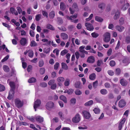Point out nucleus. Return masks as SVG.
Wrapping results in <instances>:
<instances>
[{"mask_svg": "<svg viewBox=\"0 0 130 130\" xmlns=\"http://www.w3.org/2000/svg\"><path fill=\"white\" fill-rule=\"evenodd\" d=\"M91 35L92 37L94 38H96L99 36V34L96 33L94 32L91 34Z\"/></svg>", "mask_w": 130, "mask_h": 130, "instance_id": "de8ad7c7", "label": "nucleus"}, {"mask_svg": "<svg viewBox=\"0 0 130 130\" xmlns=\"http://www.w3.org/2000/svg\"><path fill=\"white\" fill-rule=\"evenodd\" d=\"M115 62L113 60L111 61L109 63V64L111 67L114 66L115 65Z\"/></svg>", "mask_w": 130, "mask_h": 130, "instance_id": "680f3d73", "label": "nucleus"}, {"mask_svg": "<svg viewBox=\"0 0 130 130\" xmlns=\"http://www.w3.org/2000/svg\"><path fill=\"white\" fill-rule=\"evenodd\" d=\"M95 20L96 21L100 22H102L103 21V18L101 17H99L97 16L95 17Z\"/></svg>", "mask_w": 130, "mask_h": 130, "instance_id": "a878e982", "label": "nucleus"}, {"mask_svg": "<svg viewBox=\"0 0 130 130\" xmlns=\"http://www.w3.org/2000/svg\"><path fill=\"white\" fill-rule=\"evenodd\" d=\"M61 38L63 40H66L68 38V35L65 33H61Z\"/></svg>", "mask_w": 130, "mask_h": 130, "instance_id": "a211bd4d", "label": "nucleus"}, {"mask_svg": "<svg viewBox=\"0 0 130 130\" xmlns=\"http://www.w3.org/2000/svg\"><path fill=\"white\" fill-rule=\"evenodd\" d=\"M81 84L80 82L79 81L76 82L74 84L75 87L76 88H81L80 86Z\"/></svg>", "mask_w": 130, "mask_h": 130, "instance_id": "4be33fe9", "label": "nucleus"}, {"mask_svg": "<svg viewBox=\"0 0 130 130\" xmlns=\"http://www.w3.org/2000/svg\"><path fill=\"white\" fill-rule=\"evenodd\" d=\"M17 9L19 14H21L22 12V10L21 8L19 7L18 6L17 7Z\"/></svg>", "mask_w": 130, "mask_h": 130, "instance_id": "338daca9", "label": "nucleus"}, {"mask_svg": "<svg viewBox=\"0 0 130 130\" xmlns=\"http://www.w3.org/2000/svg\"><path fill=\"white\" fill-rule=\"evenodd\" d=\"M95 101L98 103H101L102 101V100L101 97L99 96L96 97L95 98Z\"/></svg>", "mask_w": 130, "mask_h": 130, "instance_id": "c85d7f7f", "label": "nucleus"}, {"mask_svg": "<svg viewBox=\"0 0 130 130\" xmlns=\"http://www.w3.org/2000/svg\"><path fill=\"white\" fill-rule=\"evenodd\" d=\"M95 60L94 57L92 56H90L87 58V62L90 63H92L94 62Z\"/></svg>", "mask_w": 130, "mask_h": 130, "instance_id": "9b49d317", "label": "nucleus"}, {"mask_svg": "<svg viewBox=\"0 0 130 130\" xmlns=\"http://www.w3.org/2000/svg\"><path fill=\"white\" fill-rule=\"evenodd\" d=\"M94 112L96 114H99L100 112V110L98 108H95L93 110Z\"/></svg>", "mask_w": 130, "mask_h": 130, "instance_id": "58836bf2", "label": "nucleus"}, {"mask_svg": "<svg viewBox=\"0 0 130 130\" xmlns=\"http://www.w3.org/2000/svg\"><path fill=\"white\" fill-rule=\"evenodd\" d=\"M42 13L43 15L46 18L48 17V14L47 12L45 11L42 10Z\"/></svg>", "mask_w": 130, "mask_h": 130, "instance_id": "a18cd8bd", "label": "nucleus"}, {"mask_svg": "<svg viewBox=\"0 0 130 130\" xmlns=\"http://www.w3.org/2000/svg\"><path fill=\"white\" fill-rule=\"evenodd\" d=\"M112 111L109 109H108L106 111V114L110 116H112Z\"/></svg>", "mask_w": 130, "mask_h": 130, "instance_id": "09e8293b", "label": "nucleus"}, {"mask_svg": "<svg viewBox=\"0 0 130 130\" xmlns=\"http://www.w3.org/2000/svg\"><path fill=\"white\" fill-rule=\"evenodd\" d=\"M119 22L121 25H122L124 22V18L123 17H121L119 19Z\"/></svg>", "mask_w": 130, "mask_h": 130, "instance_id": "c03bdc74", "label": "nucleus"}, {"mask_svg": "<svg viewBox=\"0 0 130 130\" xmlns=\"http://www.w3.org/2000/svg\"><path fill=\"white\" fill-rule=\"evenodd\" d=\"M57 19L59 24H61L62 23L63 20L61 18L58 17L57 18Z\"/></svg>", "mask_w": 130, "mask_h": 130, "instance_id": "3c124183", "label": "nucleus"}, {"mask_svg": "<svg viewBox=\"0 0 130 130\" xmlns=\"http://www.w3.org/2000/svg\"><path fill=\"white\" fill-rule=\"evenodd\" d=\"M55 81L54 79H51L48 82V84L49 86H51L55 84Z\"/></svg>", "mask_w": 130, "mask_h": 130, "instance_id": "79ce46f5", "label": "nucleus"}, {"mask_svg": "<svg viewBox=\"0 0 130 130\" xmlns=\"http://www.w3.org/2000/svg\"><path fill=\"white\" fill-rule=\"evenodd\" d=\"M55 15V12L53 10H52L50 12L49 14V17L50 19H53Z\"/></svg>", "mask_w": 130, "mask_h": 130, "instance_id": "6ab92c4d", "label": "nucleus"}, {"mask_svg": "<svg viewBox=\"0 0 130 130\" xmlns=\"http://www.w3.org/2000/svg\"><path fill=\"white\" fill-rule=\"evenodd\" d=\"M129 4L128 3H127L126 4L122 6L121 8V9L123 10V11H125L129 7Z\"/></svg>", "mask_w": 130, "mask_h": 130, "instance_id": "dca6fc26", "label": "nucleus"}, {"mask_svg": "<svg viewBox=\"0 0 130 130\" xmlns=\"http://www.w3.org/2000/svg\"><path fill=\"white\" fill-rule=\"evenodd\" d=\"M44 61L43 60L40 61L39 62V66L40 67H42L44 65Z\"/></svg>", "mask_w": 130, "mask_h": 130, "instance_id": "4d7b16f0", "label": "nucleus"}, {"mask_svg": "<svg viewBox=\"0 0 130 130\" xmlns=\"http://www.w3.org/2000/svg\"><path fill=\"white\" fill-rule=\"evenodd\" d=\"M14 103L15 106L18 108L22 107L24 105L23 102L21 101L19 98H16L14 100Z\"/></svg>", "mask_w": 130, "mask_h": 130, "instance_id": "f257e3e1", "label": "nucleus"}, {"mask_svg": "<svg viewBox=\"0 0 130 130\" xmlns=\"http://www.w3.org/2000/svg\"><path fill=\"white\" fill-rule=\"evenodd\" d=\"M61 66L62 69L65 70H67L68 69V66L67 65V64L63 62H62L61 63Z\"/></svg>", "mask_w": 130, "mask_h": 130, "instance_id": "bb28decb", "label": "nucleus"}, {"mask_svg": "<svg viewBox=\"0 0 130 130\" xmlns=\"http://www.w3.org/2000/svg\"><path fill=\"white\" fill-rule=\"evenodd\" d=\"M74 90L72 89H70L67 91L68 94L69 95H71L73 93Z\"/></svg>", "mask_w": 130, "mask_h": 130, "instance_id": "6e6d98bb", "label": "nucleus"}, {"mask_svg": "<svg viewBox=\"0 0 130 130\" xmlns=\"http://www.w3.org/2000/svg\"><path fill=\"white\" fill-rule=\"evenodd\" d=\"M57 80L58 82H63L64 81L65 79L63 77H60L57 78Z\"/></svg>", "mask_w": 130, "mask_h": 130, "instance_id": "72a5a7b5", "label": "nucleus"}, {"mask_svg": "<svg viewBox=\"0 0 130 130\" xmlns=\"http://www.w3.org/2000/svg\"><path fill=\"white\" fill-rule=\"evenodd\" d=\"M9 57V55H7L3 59L1 62H3L7 60L8 59Z\"/></svg>", "mask_w": 130, "mask_h": 130, "instance_id": "603ef678", "label": "nucleus"}, {"mask_svg": "<svg viewBox=\"0 0 130 130\" xmlns=\"http://www.w3.org/2000/svg\"><path fill=\"white\" fill-rule=\"evenodd\" d=\"M35 102V103L34 104V108L35 109V111H36V109L40 106L41 102L40 99H37Z\"/></svg>", "mask_w": 130, "mask_h": 130, "instance_id": "0eeeda50", "label": "nucleus"}, {"mask_svg": "<svg viewBox=\"0 0 130 130\" xmlns=\"http://www.w3.org/2000/svg\"><path fill=\"white\" fill-rule=\"evenodd\" d=\"M9 84L11 88V89L10 90L14 91L15 87V83L13 81H10L9 82Z\"/></svg>", "mask_w": 130, "mask_h": 130, "instance_id": "f8f14e48", "label": "nucleus"}, {"mask_svg": "<svg viewBox=\"0 0 130 130\" xmlns=\"http://www.w3.org/2000/svg\"><path fill=\"white\" fill-rule=\"evenodd\" d=\"M68 52V51L67 50L64 49L61 52L60 54L61 55L63 56L66 54Z\"/></svg>", "mask_w": 130, "mask_h": 130, "instance_id": "8fccbe9b", "label": "nucleus"}, {"mask_svg": "<svg viewBox=\"0 0 130 130\" xmlns=\"http://www.w3.org/2000/svg\"><path fill=\"white\" fill-rule=\"evenodd\" d=\"M107 73L110 76H112L114 74L113 71L112 70H109L107 71Z\"/></svg>", "mask_w": 130, "mask_h": 130, "instance_id": "13d9d810", "label": "nucleus"}, {"mask_svg": "<svg viewBox=\"0 0 130 130\" xmlns=\"http://www.w3.org/2000/svg\"><path fill=\"white\" fill-rule=\"evenodd\" d=\"M98 82L97 80H96L93 83V86L94 89L96 88L98 86Z\"/></svg>", "mask_w": 130, "mask_h": 130, "instance_id": "ea45409f", "label": "nucleus"}, {"mask_svg": "<svg viewBox=\"0 0 130 130\" xmlns=\"http://www.w3.org/2000/svg\"><path fill=\"white\" fill-rule=\"evenodd\" d=\"M59 99L62 100L65 103H67V100L66 97L63 95H61L59 97Z\"/></svg>", "mask_w": 130, "mask_h": 130, "instance_id": "aec40b11", "label": "nucleus"}, {"mask_svg": "<svg viewBox=\"0 0 130 130\" xmlns=\"http://www.w3.org/2000/svg\"><path fill=\"white\" fill-rule=\"evenodd\" d=\"M126 105V102L124 99H121L119 102L118 106L120 108H123Z\"/></svg>", "mask_w": 130, "mask_h": 130, "instance_id": "9d476101", "label": "nucleus"}, {"mask_svg": "<svg viewBox=\"0 0 130 130\" xmlns=\"http://www.w3.org/2000/svg\"><path fill=\"white\" fill-rule=\"evenodd\" d=\"M125 42L127 44L130 43V36H127L125 38Z\"/></svg>", "mask_w": 130, "mask_h": 130, "instance_id": "c756f323", "label": "nucleus"}, {"mask_svg": "<svg viewBox=\"0 0 130 130\" xmlns=\"http://www.w3.org/2000/svg\"><path fill=\"white\" fill-rule=\"evenodd\" d=\"M3 69L4 71L6 72H8L9 71V68L7 65H4L3 67Z\"/></svg>", "mask_w": 130, "mask_h": 130, "instance_id": "5701e85b", "label": "nucleus"}, {"mask_svg": "<svg viewBox=\"0 0 130 130\" xmlns=\"http://www.w3.org/2000/svg\"><path fill=\"white\" fill-rule=\"evenodd\" d=\"M2 24L4 26L7 27L8 30H9V29L10 27L8 24L4 23H3Z\"/></svg>", "mask_w": 130, "mask_h": 130, "instance_id": "e2e57ef3", "label": "nucleus"}, {"mask_svg": "<svg viewBox=\"0 0 130 130\" xmlns=\"http://www.w3.org/2000/svg\"><path fill=\"white\" fill-rule=\"evenodd\" d=\"M120 83L122 86L125 87L128 84L127 81L124 78H122L121 79Z\"/></svg>", "mask_w": 130, "mask_h": 130, "instance_id": "ddd939ff", "label": "nucleus"}, {"mask_svg": "<svg viewBox=\"0 0 130 130\" xmlns=\"http://www.w3.org/2000/svg\"><path fill=\"white\" fill-rule=\"evenodd\" d=\"M45 71V69L44 68H40L39 70V73L41 75H43L44 74Z\"/></svg>", "mask_w": 130, "mask_h": 130, "instance_id": "e433bc0d", "label": "nucleus"}, {"mask_svg": "<svg viewBox=\"0 0 130 130\" xmlns=\"http://www.w3.org/2000/svg\"><path fill=\"white\" fill-rule=\"evenodd\" d=\"M46 28L52 30H55L53 26L49 24H48L47 25Z\"/></svg>", "mask_w": 130, "mask_h": 130, "instance_id": "473e14b6", "label": "nucleus"}, {"mask_svg": "<svg viewBox=\"0 0 130 130\" xmlns=\"http://www.w3.org/2000/svg\"><path fill=\"white\" fill-rule=\"evenodd\" d=\"M58 115L59 116L60 118L62 120H63L64 119V115L62 113V112L61 111L59 112L58 113Z\"/></svg>", "mask_w": 130, "mask_h": 130, "instance_id": "4c0bfd02", "label": "nucleus"}, {"mask_svg": "<svg viewBox=\"0 0 130 130\" xmlns=\"http://www.w3.org/2000/svg\"><path fill=\"white\" fill-rule=\"evenodd\" d=\"M57 87V85L56 83H55L53 85H51L50 88L52 90H55Z\"/></svg>", "mask_w": 130, "mask_h": 130, "instance_id": "864d4df0", "label": "nucleus"}, {"mask_svg": "<svg viewBox=\"0 0 130 130\" xmlns=\"http://www.w3.org/2000/svg\"><path fill=\"white\" fill-rule=\"evenodd\" d=\"M74 27V26L73 25H70L68 26V29L69 31H71L72 30Z\"/></svg>", "mask_w": 130, "mask_h": 130, "instance_id": "5fc2aeb1", "label": "nucleus"}, {"mask_svg": "<svg viewBox=\"0 0 130 130\" xmlns=\"http://www.w3.org/2000/svg\"><path fill=\"white\" fill-rule=\"evenodd\" d=\"M30 45L32 47L37 46V44L34 40H32L31 42Z\"/></svg>", "mask_w": 130, "mask_h": 130, "instance_id": "c9c22d12", "label": "nucleus"}, {"mask_svg": "<svg viewBox=\"0 0 130 130\" xmlns=\"http://www.w3.org/2000/svg\"><path fill=\"white\" fill-rule=\"evenodd\" d=\"M41 15L39 14L36 15L35 17V19L37 21H39L41 19Z\"/></svg>", "mask_w": 130, "mask_h": 130, "instance_id": "37998d69", "label": "nucleus"}, {"mask_svg": "<svg viewBox=\"0 0 130 130\" xmlns=\"http://www.w3.org/2000/svg\"><path fill=\"white\" fill-rule=\"evenodd\" d=\"M59 63L58 62H56L55 64L54 65V69L55 70H57L58 69V68L59 66Z\"/></svg>", "mask_w": 130, "mask_h": 130, "instance_id": "bf43d9fd", "label": "nucleus"}, {"mask_svg": "<svg viewBox=\"0 0 130 130\" xmlns=\"http://www.w3.org/2000/svg\"><path fill=\"white\" fill-rule=\"evenodd\" d=\"M60 8L61 10L63 11L66 8V6L62 2L60 3Z\"/></svg>", "mask_w": 130, "mask_h": 130, "instance_id": "412c9836", "label": "nucleus"}, {"mask_svg": "<svg viewBox=\"0 0 130 130\" xmlns=\"http://www.w3.org/2000/svg\"><path fill=\"white\" fill-rule=\"evenodd\" d=\"M35 119L37 121L40 123L43 122L44 121L43 118L40 116H38L36 117Z\"/></svg>", "mask_w": 130, "mask_h": 130, "instance_id": "2eb2a0df", "label": "nucleus"}, {"mask_svg": "<svg viewBox=\"0 0 130 130\" xmlns=\"http://www.w3.org/2000/svg\"><path fill=\"white\" fill-rule=\"evenodd\" d=\"M40 85L42 87H47V84L45 82H42L40 83Z\"/></svg>", "mask_w": 130, "mask_h": 130, "instance_id": "052dcab7", "label": "nucleus"}, {"mask_svg": "<svg viewBox=\"0 0 130 130\" xmlns=\"http://www.w3.org/2000/svg\"><path fill=\"white\" fill-rule=\"evenodd\" d=\"M70 80L68 78L66 79L64 82V85L66 86H68L70 85Z\"/></svg>", "mask_w": 130, "mask_h": 130, "instance_id": "2f4dec72", "label": "nucleus"}, {"mask_svg": "<svg viewBox=\"0 0 130 130\" xmlns=\"http://www.w3.org/2000/svg\"><path fill=\"white\" fill-rule=\"evenodd\" d=\"M54 106V103L52 101H49L47 102L45 105V107L48 110H51Z\"/></svg>", "mask_w": 130, "mask_h": 130, "instance_id": "7ed1b4c3", "label": "nucleus"}, {"mask_svg": "<svg viewBox=\"0 0 130 130\" xmlns=\"http://www.w3.org/2000/svg\"><path fill=\"white\" fill-rule=\"evenodd\" d=\"M70 102L71 104L74 105L76 103V99L74 98H72L70 100Z\"/></svg>", "mask_w": 130, "mask_h": 130, "instance_id": "49530a36", "label": "nucleus"}, {"mask_svg": "<svg viewBox=\"0 0 130 130\" xmlns=\"http://www.w3.org/2000/svg\"><path fill=\"white\" fill-rule=\"evenodd\" d=\"M80 120V116L78 113H77L74 117L72 120V122L74 123H78Z\"/></svg>", "mask_w": 130, "mask_h": 130, "instance_id": "20e7f679", "label": "nucleus"}, {"mask_svg": "<svg viewBox=\"0 0 130 130\" xmlns=\"http://www.w3.org/2000/svg\"><path fill=\"white\" fill-rule=\"evenodd\" d=\"M121 73V70L119 68H117L116 69L115 72V74L117 76L119 75Z\"/></svg>", "mask_w": 130, "mask_h": 130, "instance_id": "7c9ffc66", "label": "nucleus"}, {"mask_svg": "<svg viewBox=\"0 0 130 130\" xmlns=\"http://www.w3.org/2000/svg\"><path fill=\"white\" fill-rule=\"evenodd\" d=\"M29 34L30 36L32 37H34V32L31 30H30L29 31Z\"/></svg>", "mask_w": 130, "mask_h": 130, "instance_id": "69168bd1", "label": "nucleus"}, {"mask_svg": "<svg viewBox=\"0 0 130 130\" xmlns=\"http://www.w3.org/2000/svg\"><path fill=\"white\" fill-rule=\"evenodd\" d=\"M115 14L113 16V19L115 20H116L118 19L120 16V12L119 10L118 9L116 11L115 10H113L111 12V15H113Z\"/></svg>", "mask_w": 130, "mask_h": 130, "instance_id": "f03ea898", "label": "nucleus"}, {"mask_svg": "<svg viewBox=\"0 0 130 130\" xmlns=\"http://www.w3.org/2000/svg\"><path fill=\"white\" fill-rule=\"evenodd\" d=\"M105 37L106 38H110V33L108 32L106 33L105 34Z\"/></svg>", "mask_w": 130, "mask_h": 130, "instance_id": "0e129e2a", "label": "nucleus"}, {"mask_svg": "<svg viewBox=\"0 0 130 130\" xmlns=\"http://www.w3.org/2000/svg\"><path fill=\"white\" fill-rule=\"evenodd\" d=\"M93 103V101L91 100L85 103L84 105L86 106H88L92 105Z\"/></svg>", "mask_w": 130, "mask_h": 130, "instance_id": "393cba45", "label": "nucleus"}, {"mask_svg": "<svg viewBox=\"0 0 130 130\" xmlns=\"http://www.w3.org/2000/svg\"><path fill=\"white\" fill-rule=\"evenodd\" d=\"M100 92L101 94L103 95H105L107 93V90L105 89H103L100 90Z\"/></svg>", "mask_w": 130, "mask_h": 130, "instance_id": "f704fd0d", "label": "nucleus"}, {"mask_svg": "<svg viewBox=\"0 0 130 130\" xmlns=\"http://www.w3.org/2000/svg\"><path fill=\"white\" fill-rule=\"evenodd\" d=\"M75 94L78 95H80L82 94V92L79 89H76L75 92Z\"/></svg>", "mask_w": 130, "mask_h": 130, "instance_id": "a19ab883", "label": "nucleus"}, {"mask_svg": "<svg viewBox=\"0 0 130 130\" xmlns=\"http://www.w3.org/2000/svg\"><path fill=\"white\" fill-rule=\"evenodd\" d=\"M30 128L33 129L34 130H38V129L36 128L35 125L32 124H30Z\"/></svg>", "mask_w": 130, "mask_h": 130, "instance_id": "774afa93", "label": "nucleus"}, {"mask_svg": "<svg viewBox=\"0 0 130 130\" xmlns=\"http://www.w3.org/2000/svg\"><path fill=\"white\" fill-rule=\"evenodd\" d=\"M106 4L104 3H100L98 5V7L101 10H103L105 8Z\"/></svg>", "mask_w": 130, "mask_h": 130, "instance_id": "4468645a", "label": "nucleus"}, {"mask_svg": "<svg viewBox=\"0 0 130 130\" xmlns=\"http://www.w3.org/2000/svg\"><path fill=\"white\" fill-rule=\"evenodd\" d=\"M116 29L119 31L121 32L124 29V27L121 26L117 25L116 27Z\"/></svg>", "mask_w": 130, "mask_h": 130, "instance_id": "f3484780", "label": "nucleus"}, {"mask_svg": "<svg viewBox=\"0 0 130 130\" xmlns=\"http://www.w3.org/2000/svg\"><path fill=\"white\" fill-rule=\"evenodd\" d=\"M14 91L10 90L9 92L8 95L7 97V99L9 100L13 99L14 97Z\"/></svg>", "mask_w": 130, "mask_h": 130, "instance_id": "6e6552de", "label": "nucleus"}, {"mask_svg": "<svg viewBox=\"0 0 130 130\" xmlns=\"http://www.w3.org/2000/svg\"><path fill=\"white\" fill-rule=\"evenodd\" d=\"M96 76V75L95 73H92L90 75L89 78L91 80H93L95 79Z\"/></svg>", "mask_w": 130, "mask_h": 130, "instance_id": "b1692460", "label": "nucleus"}, {"mask_svg": "<svg viewBox=\"0 0 130 130\" xmlns=\"http://www.w3.org/2000/svg\"><path fill=\"white\" fill-rule=\"evenodd\" d=\"M85 26L86 27V29L89 31H92L94 29V28L92 25L90 23H85Z\"/></svg>", "mask_w": 130, "mask_h": 130, "instance_id": "423d86ee", "label": "nucleus"}, {"mask_svg": "<svg viewBox=\"0 0 130 130\" xmlns=\"http://www.w3.org/2000/svg\"><path fill=\"white\" fill-rule=\"evenodd\" d=\"M20 43L21 45L24 46L28 43L27 40L25 38H22L20 41Z\"/></svg>", "mask_w": 130, "mask_h": 130, "instance_id": "1a4fd4ad", "label": "nucleus"}, {"mask_svg": "<svg viewBox=\"0 0 130 130\" xmlns=\"http://www.w3.org/2000/svg\"><path fill=\"white\" fill-rule=\"evenodd\" d=\"M82 113L84 117L86 119H89L91 116L90 113L86 110H84L83 111Z\"/></svg>", "mask_w": 130, "mask_h": 130, "instance_id": "39448f33", "label": "nucleus"}, {"mask_svg": "<svg viewBox=\"0 0 130 130\" xmlns=\"http://www.w3.org/2000/svg\"><path fill=\"white\" fill-rule=\"evenodd\" d=\"M36 81V79L34 77H32L29 79L28 80V82L29 83H32L35 82Z\"/></svg>", "mask_w": 130, "mask_h": 130, "instance_id": "cd10ccee", "label": "nucleus"}]
</instances>
